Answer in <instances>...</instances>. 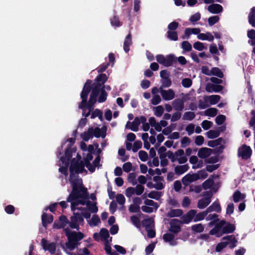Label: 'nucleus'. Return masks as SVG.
I'll return each instance as SVG.
<instances>
[{"label": "nucleus", "mask_w": 255, "mask_h": 255, "mask_svg": "<svg viewBox=\"0 0 255 255\" xmlns=\"http://www.w3.org/2000/svg\"><path fill=\"white\" fill-rule=\"evenodd\" d=\"M92 86L91 93L98 96L102 90H103L102 86L100 84L95 83H93Z\"/></svg>", "instance_id": "f704fd0d"}, {"label": "nucleus", "mask_w": 255, "mask_h": 255, "mask_svg": "<svg viewBox=\"0 0 255 255\" xmlns=\"http://www.w3.org/2000/svg\"><path fill=\"white\" fill-rule=\"evenodd\" d=\"M197 213V211L194 209H191L188 211L185 214L182 215L181 216L179 222L180 224H188L190 223L193 220L195 215Z\"/></svg>", "instance_id": "423d86ee"}, {"label": "nucleus", "mask_w": 255, "mask_h": 255, "mask_svg": "<svg viewBox=\"0 0 255 255\" xmlns=\"http://www.w3.org/2000/svg\"><path fill=\"white\" fill-rule=\"evenodd\" d=\"M138 156L142 161H146L148 158L147 153L144 150H140L138 152Z\"/></svg>", "instance_id": "052dcab7"}, {"label": "nucleus", "mask_w": 255, "mask_h": 255, "mask_svg": "<svg viewBox=\"0 0 255 255\" xmlns=\"http://www.w3.org/2000/svg\"><path fill=\"white\" fill-rule=\"evenodd\" d=\"M212 151L213 150L211 148L202 147L198 151V156L200 158H207L211 154Z\"/></svg>", "instance_id": "2eb2a0df"}, {"label": "nucleus", "mask_w": 255, "mask_h": 255, "mask_svg": "<svg viewBox=\"0 0 255 255\" xmlns=\"http://www.w3.org/2000/svg\"><path fill=\"white\" fill-rule=\"evenodd\" d=\"M222 140L223 138L222 137L218 138L214 140H209L208 142V145L211 147H214L220 145Z\"/></svg>", "instance_id": "8fccbe9b"}, {"label": "nucleus", "mask_w": 255, "mask_h": 255, "mask_svg": "<svg viewBox=\"0 0 255 255\" xmlns=\"http://www.w3.org/2000/svg\"><path fill=\"white\" fill-rule=\"evenodd\" d=\"M130 221L136 227H140V220L138 217L134 215L130 217Z\"/></svg>", "instance_id": "338daca9"}, {"label": "nucleus", "mask_w": 255, "mask_h": 255, "mask_svg": "<svg viewBox=\"0 0 255 255\" xmlns=\"http://www.w3.org/2000/svg\"><path fill=\"white\" fill-rule=\"evenodd\" d=\"M142 147V142L140 140H136L134 143L132 148V151L136 152L138 149L141 148Z\"/></svg>", "instance_id": "680f3d73"}, {"label": "nucleus", "mask_w": 255, "mask_h": 255, "mask_svg": "<svg viewBox=\"0 0 255 255\" xmlns=\"http://www.w3.org/2000/svg\"><path fill=\"white\" fill-rule=\"evenodd\" d=\"M246 198V195L241 193L239 190H236L233 195V201L235 203L239 202L240 200H244Z\"/></svg>", "instance_id": "c85d7f7f"}, {"label": "nucleus", "mask_w": 255, "mask_h": 255, "mask_svg": "<svg viewBox=\"0 0 255 255\" xmlns=\"http://www.w3.org/2000/svg\"><path fill=\"white\" fill-rule=\"evenodd\" d=\"M100 236L104 240H107L110 237L108 230L106 228H102L100 230Z\"/></svg>", "instance_id": "13d9d810"}, {"label": "nucleus", "mask_w": 255, "mask_h": 255, "mask_svg": "<svg viewBox=\"0 0 255 255\" xmlns=\"http://www.w3.org/2000/svg\"><path fill=\"white\" fill-rule=\"evenodd\" d=\"M71 221L69 222V224L70 227L72 229H75L77 230H79V224L77 222V219L75 213H73V215L70 217Z\"/></svg>", "instance_id": "c756f323"}, {"label": "nucleus", "mask_w": 255, "mask_h": 255, "mask_svg": "<svg viewBox=\"0 0 255 255\" xmlns=\"http://www.w3.org/2000/svg\"><path fill=\"white\" fill-rule=\"evenodd\" d=\"M177 62V57L172 54H170L166 56L165 57V62L164 63V66L169 67L173 64Z\"/></svg>", "instance_id": "412c9836"}, {"label": "nucleus", "mask_w": 255, "mask_h": 255, "mask_svg": "<svg viewBox=\"0 0 255 255\" xmlns=\"http://www.w3.org/2000/svg\"><path fill=\"white\" fill-rule=\"evenodd\" d=\"M128 210L130 213H139L141 214L140 207L138 205L131 204L130 205Z\"/></svg>", "instance_id": "e2e57ef3"}, {"label": "nucleus", "mask_w": 255, "mask_h": 255, "mask_svg": "<svg viewBox=\"0 0 255 255\" xmlns=\"http://www.w3.org/2000/svg\"><path fill=\"white\" fill-rule=\"evenodd\" d=\"M41 220L42 226L45 228H47V225L52 223L53 221V215L50 214L48 215L46 213H43L41 216Z\"/></svg>", "instance_id": "ddd939ff"}, {"label": "nucleus", "mask_w": 255, "mask_h": 255, "mask_svg": "<svg viewBox=\"0 0 255 255\" xmlns=\"http://www.w3.org/2000/svg\"><path fill=\"white\" fill-rule=\"evenodd\" d=\"M140 125V120L138 117H136L133 121L130 122L128 121L126 125V128H130L133 131H137L138 130V127Z\"/></svg>", "instance_id": "f8f14e48"}, {"label": "nucleus", "mask_w": 255, "mask_h": 255, "mask_svg": "<svg viewBox=\"0 0 255 255\" xmlns=\"http://www.w3.org/2000/svg\"><path fill=\"white\" fill-rule=\"evenodd\" d=\"M195 114L193 112H186L184 113L182 119L183 120L192 121L195 118Z\"/></svg>", "instance_id": "37998d69"}, {"label": "nucleus", "mask_w": 255, "mask_h": 255, "mask_svg": "<svg viewBox=\"0 0 255 255\" xmlns=\"http://www.w3.org/2000/svg\"><path fill=\"white\" fill-rule=\"evenodd\" d=\"M221 97L219 95H214L211 96H205L204 97V100L206 102H209L211 105H215L220 100Z\"/></svg>", "instance_id": "aec40b11"}, {"label": "nucleus", "mask_w": 255, "mask_h": 255, "mask_svg": "<svg viewBox=\"0 0 255 255\" xmlns=\"http://www.w3.org/2000/svg\"><path fill=\"white\" fill-rule=\"evenodd\" d=\"M191 229L194 233H200L203 232L204 227L202 224L200 223L192 225Z\"/></svg>", "instance_id": "c9c22d12"}, {"label": "nucleus", "mask_w": 255, "mask_h": 255, "mask_svg": "<svg viewBox=\"0 0 255 255\" xmlns=\"http://www.w3.org/2000/svg\"><path fill=\"white\" fill-rule=\"evenodd\" d=\"M106 135V130H102L98 127L96 128L95 129L93 128V136H95L96 138H99L100 137L104 138Z\"/></svg>", "instance_id": "2f4dec72"}, {"label": "nucleus", "mask_w": 255, "mask_h": 255, "mask_svg": "<svg viewBox=\"0 0 255 255\" xmlns=\"http://www.w3.org/2000/svg\"><path fill=\"white\" fill-rule=\"evenodd\" d=\"M183 214V210L179 209H171L167 214V216L170 218L181 217Z\"/></svg>", "instance_id": "a878e982"}, {"label": "nucleus", "mask_w": 255, "mask_h": 255, "mask_svg": "<svg viewBox=\"0 0 255 255\" xmlns=\"http://www.w3.org/2000/svg\"><path fill=\"white\" fill-rule=\"evenodd\" d=\"M132 44L131 34L128 33L126 37L124 43V49L126 53H128L129 51V46Z\"/></svg>", "instance_id": "5701e85b"}, {"label": "nucleus", "mask_w": 255, "mask_h": 255, "mask_svg": "<svg viewBox=\"0 0 255 255\" xmlns=\"http://www.w3.org/2000/svg\"><path fill=\"white\" fill-rule=\"evenodd\" d=\"M249 22L253 26L255 27V7H253L249 14Z\"/></svg>", "instance_id": "72a5a7b5"}, {"label": "nucleus", "mask_w": 255, "mask_h": 255, "mask_svg": "<svg viewBox=\"0 0 255 255\" xmlns=\"http://www.w3.org/2000/svg\"><path fill=\"white\" fill-rule=\"evenodd\" d=\"M199 179L198 175L196 173H188L182 178V182L185 186H188L190 183Z\"/></svg>", "instance_id": "6e6552de"}, {"label": "nucleus", "mask_w": 255, "mask_h": 255, "mask_svg": "<svg viewBox=\"0 0 255 255\" xmlns=\"http://www.w3.org/2000/svg\"><path fill=\"white\" fill-rule=\"evenodd\" d=\"M108 78V76L106 74L101 73L96 77L95 79V83L96 84H99L102 86V85L107 81Z\"/></svg>", "instance_id": "bb28decb"}, {"label": "nucleus", "mask_w": 255, "mask_h": 255, "mask_svg": "<svg viewBox=\"0 0 255 255\" xmlns=\"http://www.w3.org/2000/svg\"><path fill=\"white\" fill-rule=\"evenodd\" d=\"M214 183V181L213 179L209 178L202 183V187L204 190H207L210 188L213 185Z\"/></svg>", "instance_id": "a19ab883"}, {"label": "nucleus", "mask_w": 255, "mask_h": 255, "mask_svg": "<svg viewBox=\"0 0 255 255\" xmlns=\"http://www.w3.org/2000/svg\"><path fill=\"white\" fill-rule=\"evenodd\" d=\"M116 200L117 202L121 205H124L126 202V199L124 196L122 194H118L116 195Z\"/></svg>", "instance_id": "774afa93"}, {"label": "nucleus", "mask_w": 255, "mask_h": 255, "mask_svg": "<svg viewBox=\"0 0 255 255\" xmlns=\"http://www.w3.org/2000/svg\"><path fill=\"white\" fill-rule=\"evenodd\" d=\"M189 168L188 164L183 165H177L174 168L175 173L178 175H180L186 172Z\"/></svg>", "instance_id": "393cba45"}, {"label": "nucleus", "mask_w": 255, "mask_h": 255, "mask_svg": "<svg viewBox=\"0 0 255 255\" xmlns=\"http://www.w3.org/2000/svg\"><path fill=\"white\" fill-rule=\"evenodd\" d=\"M84 163L81 161L78 162L77 161L75 163H72L70 168V179H72V177L74 176V172L76 174L82 173L84 170Z\"/></svg>", "instance_id": "20e7f679"}, {"label": "nucleus", "mask_w": 255, "mask_h": 255, "mask_svg": "<svg viewBox=\"0 0 255 255\" xmlns=\"http://www.w3.org/2000/svg\"><path fill=\"white\" fill-rule=\"evenodd\" d=\"M147 196L149 198L158 200L161 197V192L156 191H151L148 194Z\"/></svg>", "instance_id": "4c0bfd02"}, {"label": "nucleus", "mask_w": 255, "mask_h": 255, "mask_svg": "<svg viewBox=\"0 0 255 255\" xmlns=\"http://www.w3.org/2000/svg\"><path fill=\"white\" fill-rule=\"evenodd\" d=\"M181 84L184 88H189L192 84V81L189 78H184L182 80Z\"/></svg>", "instance_id": "bf43d9fd"}, {"label": "nucleus", "mask_w": 255, "mask_h": 255, "mask_svg": "<svg viewBox=\"0 0 255 255\" xmlns=\"http://www.w3.org/2000/svg\"><path fill=\"white\" fill-rule=\"evenodd\" d=\"M221 207L218 199L216 201L214 202L211 206H210L207 209V211L208 212H211L215 211L217 213H220L221 211Z\"/></svg>", "instance_id": "6ab92c4d"}, {"label": "nucleus", "mask_w": 255, "mask_h": 255, "mask_svg": "<svg viewBox=\"0 0 255 255\" xmlns=\"http://www.w3.org/2000/svg\"><path fill=\"white\" fill-rule=\"evenodd\" d=\"M219 161V155L211 156L205 159V162L208 164H214Z\"/></svg>", "instance_id": "5fc2aeb1"}, {"label": "nucleus", "mask_w": 255, "mask_h": 255, "mask_svg": "<svg viewBox=\"0 0 255 255\" xmlns=\"http://www.w3.org/2000/svg\"><path fill=\"white\" fill-rule=\"evenodd\" d=\"M211 75L216 76L220 78L224 77V74L221 70L218 67H213L211 69Z\"/></svg>", "instance_id": "e433bc0d"}, {"label": "nucleus", "mask_w": 255, "mask_h": 255, "mask_svg": "<svg viewBox=\"0 0 255 255\" xmlns=\"http://www.w3.org/2000/svg\"><path fill=\"white\" fill-rule=\"evenodd\" d=\"M208 213V212L207 210L203 212H200L198 214L196 213L193 218L194 222H197L204 220L205 217L207 215Z\"/></svg>", "instance_id": "473e14b6"}, {"label": "nucleus", "mask_w": 255, "mask_h": 255, "mask_svg": "<svg viewBox=\"0 0 255 255\" xmlns=\"http://www.w3.org/2000/svg\"><path fill=\"white\" fill-rule=\"evenodd\" d=\"M226 120V116L223 115H220L215 119L216 123L218 125H222Z\"/></svg>", "instance_id": "69168bd1"}, {"label": "nucleus", "mask_w": 255, "mask_h": 255, "mask_svg": "<svg viewBox=\"0 0 255 255\" xmlns=\"http://www.w3.org/2000/svg\"><path fill=\"white\" fill-rule=\"evenodd\" d=\"M97 117H98L101 121L103 120V113L102 111L98 109H96L92 112L91 118L93 119Z\"/></svg>", "instance_id": "de8ad7c7"}, {"label": "nucleus", "mask_w": 255, "mask_h": 255, "mask_svg": "<svg viewBox=\"0 0 255 255\" xmlns=\"http://www.w3.org/2000/svg\"><path fill=\"white\" fill-rule=\"evenodd\" d=\"M92 84V81L91 80H87L84 85L83 90L87 91L89 93L91 91L92 92L93 87Z\"/></svg>", "instance_id": "864d4df0"}, {"label": "nucleus", "mask_w": 255, "mask_h": 255, "mask_svg": "<svg viewBox=\"0 0 255 255\" xmlns=\"http://www.w3.org/2000/svg\"><path fill=\"white\" fill-rule=\"evenodd\" d=\"M223 89V87L220 85H215L210 83H208L206 86V90L209 93H212L213 92H219L221 91Z\"/></svg>", "instance_id": "f3484780"}, {"label": "nucleus", "mask_w": 255, "mask_h": 255, "mask_svg": "<svg viewBox=\"0 0 255 255\" xmlns=\"http://www.w3.org/2000/svg\"><path fill=\"white\" fill-rule=\"evenodd\" d=\"M213 123L211 121L204 120L201 124L202 127L204 130L209 129L212 126Z\"/></svg>", "instance_id": "0e129e2a"}, {"label": "nucleus", "mask_w": 255, "mask_h": 255, "mask_svg": "<svg viewBox=\"0 0 255 255\" xmlns=\"http://www.w3.org/2000/svg\"><path fill=\"white\" fill-rule=\"evenodd\" d=\"M64 231L68 239L65 246L70 251H73L78 246V242L83 239L84 235L80 232L71 231L68 228L64 229Z\"/></svg>", "instance_id": "7ed1b4c3"}, {"label": "nucleus", "mask_w": 255, "mask_h": 255, "mask_svg": "<svg viewBox=\"0 0 255 255\" xmlns=\"http://www.w3.org/2000/svg\"><path fill=\"white\" fill-rule=\"evenodd\" d=\"M90 93L82 89V91L80 94V97L82 99V101L79 105V108L82 109L84 111L85 109L87 107V100L88 98V95Z\"/></svg>", "instance_id": "4468645a"}, {"label": "nucleus", "mask_w": 255, "mask_h": 255, "mask_svg": "<svg viewBox=\"0 0 255 255\" xmlns=\"http://www.w3.org/2000/svg\"><path fill=\"white\" fill-rule=\"evenodd\" d=\"M220 20L218 15H215L210 17L208 18V23L210 26H212L217 23Z\"/></svg>", "instance_id": "4d7b16f0"}, {"label": "nucleus", "mask_w": 255, "mask_h": 255, "mask_svg": "<svg viewBox=\"0 0 255 255\" xmlns=\"http://www.w3.org/2000/svg\"><path fill=\"white\" fill-rule=\"evenodd\" d=\"M154 223V221L152 218H148L143 219L142 222V226L146 228L149 229L151 228L152 224Z\"/></svg>", "instance_id": "79ce46f5"}, {"label": "nucleus", "mask_w": 255, "mask_h": 255, "mask_svg": "<svg viewBox=\"0 0 255 255\" xmlns=\"http://www.w3.org/2000/svg\"><path fill=\"white\" fill-rule=\"evenodd\" d=\"M160 93L163 99L165 101L171 100L175 97L174 91L170 89L168 90H161Z\"/></svg>", "instance_id": "9b49d317"}, {"label": "nucleus", "mask_w": 255, "mask_h": 255, "mask_svg": "<svg viewBox=\"0 0 255 255\" xmlns=\"http://www.w3.org/2000/svg\"><path fill=\"white\" fill-rule=\"evenodd\" d=\"M207 137L210 139H213L218 137L220 134V131L217 130H210L206 132Z\"/></svg>", "instance_id": "58836bf2"}, {"label": "nucleus", "mask_w": 255, "mask_h": 255, "mask_svg": "<svg viewBox=\"0 0 255 255\" xmlns=\"http://www.w3.org/2000/svg\"><path fill=\"white\" fill-rule=\"evenodd\" d=\"M182 48L186 52L192 50V45L188 41H184L181 43Z\"/></svg>", "instance_id": "6e6d98bb"}, {"label": "nucleus", "mask_w": 255, "mask_h": 255, "mask_svg": "<svg viewBox=\"0 0 255 255\" xmlns=\"http://www.w3.org/2000/svg\"><path fill=\"white\" fill-rule=\"evenodd\" d=\"M170 227L169 231L174 234H177L181 232V228L180 225L179 220L177 219H173L170 222Z\"/></svg>", "instance_id": "1a4fd4ad"}, {"label": "nucleus", "mask_w": 255, "mask_h": 255, "mask_svg": "<svg viewBox=\"0 0 255 255\" xmlns=\"http://www.w3.org/2000/svg\"><path fill=\"white\" fill-rule=\"evenodd\" d=\"M72 149L70 146H68L65 151V154L64 156L60 157V161L64 163L67 166L69 165V162L72 156Z\"/></svg>", "instance_id": "9d476101"}, {"label": "nucleus", "mask_w": 255, "mask_h": 255, "mask_svg": "<svg viewBox=\"0 0 255 255\" xmlns=\"http://www.w3.org/2000/svg\"><path fill=\"white\" fill-rule=\"evenodd\" d=\"M41 244L44 251H48L51 254H54L55 253L56 249V243L54 242L48 243L45 239L43 238L41 240Z\"/></svg>", "instance_id": "0eeeda50"}, {"label": "nucleus", "mask_w": 255, "mask_h": 255, "mask_svg": "<svg viewBox=\"0 0 255 255\" xmlns=\"http://www.w3.org/2000/svg\"><path fill=\"white\" fill-rule=\"evenodd\" d=\"M167 37L171 40L177 41L178 40L177 33L174 31L168 30L167 32Z\"/></svg>", "instance_id": "49530a36"}, {"label": "nucleus", "mask_w": 255, "mask_h": 255, "mask_svg": "<svg viewBox=\"0 0 255 255\" xmlns=\"http://www.w3.org/2000/svg\"><path fill=\"white\" fill-rule=\"evenodd\" d=\"M99 94L100 95L98 99V102L101 103L105 102L108 96V94L106 92L105 90L103 89L101 92Z\"/></svg>", "instance_id": "09e8293b"}, {"label": "nucleus", "mask_w": 255, "mask_h": 255, "mask_svg": "<svg viewBox=\"0 0 255 255\" xmlns=\"http://www.w3.org/2000/svg\"><path fill=\"white\" fill-rule=\"evenodd\" d=\"M208 10L212 13L218 14L223 11V8L219 4L212 3L208 6Z\"/></svg>", "instance_id": "dca6fc26"}, {"label": "nucleus", "mask_w": 255, "mask_h": 255, "mask_svg": "<svg viewBox=\"0 0 255 255\" xmlns=\"http://www.w3.org/2000/svg\"><path fill=\"white\" fill-rule=\"evenodd\" d=\"M98 96L91 93L90 95V99L88 102L87 101V107L89 110H93L94 104L97 102V98Z\"/></svg>", "instance_id": "cd10ccee"}, {"label": "nucleus", "mask_w": 255, "mask_h": 255, "mask_svg": "<svg viewBox=\"0 0 255 255\" xmlns=\"http://www.w3.org/2000/svg\"><path fill=\"white\" fill-rule=\"evenodd\" d=\"M172 105L174 109L179 112L182 111L184 108V102L180 98L174 100L173 101Z\"/></svg>", "instance_id": "a211bd4d"}, {"label": "nucleus", "mask_w": 255, "mask_h": 255, "mask_svg": "<svg viewBox=\"0 0 255 255\" xmlns=\"http://www.w3.org/2000/svg\"><path fill=\"white\" fill-rule=\"evenodd\" d=\"M111 23L112 26L119 27L122 25V22L120 21L119 18L116 15L111 19Z\"/></svg>", "instance_id": "603ef678"}, {"label": "nucleus", "mask_w": 255, "mask_h": 255, "mask_svg": "<svg viewBox=\"0 0 255 255\" xmlns=\"http://www.w3.org/2000/svg\"><path fill=\"white\" fill-rule=\"evenodd\" d=\"M175 236L170 233H166L163 235V240L166 243H169L170 245L175 246L176 242L174 241Z\"/></svg>", "instance_id": "b1692460"}, {"label": "nucleus", "mask_w": 255, "mask_h": 255, "mask_svg": "<svg viewBox=\"0 0 255 255\" xmlns=\"http://www.w3.org/2000/svg\"><path fill=\"white\" fill-rule=\"evenodd\" d=\"M211 202V201H207L205 199H202L198 201L197 207L199 209H204L206 208Z\"/></svg>", "instance_id": "a18cd8bd"}, {"label": "nucleus", "mask_w": 255, "mask_h": 255, "mask_svg": "<svg viewBox=\"0 0 255 255\" xmlns=\"http://www.w3.org/2000/svg\"><path fill=\"white\" fill-rule=\"evenodd\" d=\"M81 137L84 141H88L89 139L93 137V128L90 127L87 131H85L81 134Z\"/></svg>", "instance_id": "4be33fe9"}, {"label": "nucleus", "mask_w": 255, "mask_h": 255, "mask_svg": "<svg viewBox=\"0 0 255 255\" xmlns=\"http://www.w3.org/2000/svg\"><path fill=\"white\" fill-rule=\"evenodd\" d=\"M238 156H241L243 159L248 160L251 157L252 150L250 146L243 144L238 149Z\"/></svg>", "instance_id": "39448f33"}, {"label": "nucleus", "mask_w": 255, "mask_h": 255, "mask_svg": "<svg viewBox=\"0 0 255 255\" xmlns=\"http://www.w3.org/2000/svg\"><path fill=\"white\" fill-rule=\"evenodd\" d=\"M235 230L236 226L234 225L222 220L216 224L215 227L209 231V234L219 238L223 234L233 233Z\"/></svg>", "instance_id": "f03ea898"}, {"label": "nucleus", "mask_w": 255, "mask_h": 255, "mask_svg": "<svg viewBox=\"0 0 255 255\" xmlns=\"http://www.w3.org/2000/svg\"><path fill=\"white\" fill-rule=\"evenodd\" d=\"M101 222L100 219L97 215H93L92 219L89 224L90 226H96Z\"/></svg>", "instance_id": "c03bdc74"}, {"label": "nucleus", "mask_w": 255, "mask_h": 255, "mask_svg": "<svg viewBox=\"0 0 255 255\" xmlns=\"http://www.w3.org/2000/svg\"><path fill=\"white\" fill-rule=\"evenodd\" d=\"M217 112L218 110L217 109L210 108L206 110L205 113L206 116L214 117L217 115Z\"/></svg>", "instance_id": "3c124183"}, {"label": "nucleus", "mask_w": 255, "mask_h": 255, "mask_svg": "<svg viewBox=\"0 0 255 255\" xmlns=\"http://www.w3.org/2000/svg\"><path fill=\"white\" fill-rule=\"evenodd\" d=\"M154 114L157 117H161L164 111V108L162 106H158L155 107H153Z\"/></svg>", "instance_id": "ea45409f"}, {"label": "nucleus", "mask_w": 255, "mask_h": 255, "mask_svg": "<svg viewBox=\"0 0 255 255\" xmlns=\"http://www.w3.org/2000/svg\"><path fill=\"white\" fill-rule=\"evenodd\" d=\"M72 191L67 199V202L75 201L79 198L89 199L87 188L84 186L81 179H70Z\"/></svg>", "instance_id": "f257e3e1"}, {"label": "nucleus", "mask_w": 255, "mask_h": 255, "mask_svg": "<svg viewBox=\"0 0 255 255\" xmlns=\"http://www.w3.org/2000/svg\"><path fill=\"white\" fill-rule=\"evenodd\" d=\"M87 206L88 210H89L92 213H96L98 211V208L97 206V203H92L90 201H87Z\"/></svg>", "instance_id": "7c9ffc66"}]
</instances>
